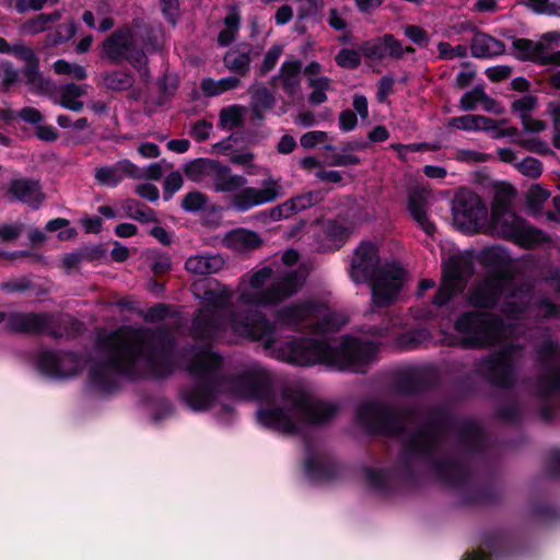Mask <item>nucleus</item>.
I'll return each mask as SVG.
<instances>
[{"label":"nucleus","instance_id":"c9c22d12","mask_svg":"<svg viewBox=\"0 0 560 560\" xmlns=\"http://www.w3.org/2000/svg\"><path fill=\"white\" fill-rule=\"evenodd\" d=\"M438 441V432L433 427H425L417 432L408 442V450L411 453H425L431 450Z\"/></svg>","mask_w":560,"mask_h":560},{"label":"nucleus","instance_id":"20e7f679","mask_svg":"<svg viewBox=\"0 0 560 560\" xmlns=\"http://www.w3.org/2000/svg\"><path fill=\"white\" fill-rule=\"evenodd\" d=\"M185 174L189 180L212 188L215 192H235L230 208L237 212H246L282 195L279 179L270 176L262 180L260 188L245 187L246 177L233 174L228 165L213 159H196L189 162Z\"/></svg>","mask_w":560,"mask_h":560},{"label":"nucleus","instance_id":"de8ad7c7","mask_svg":"<svg viewBox=\"0 0 560 560\" xmlns=\"http://www.w3.org/2000/svg\"><path fill=\"white\" fill-rule=\"evenodd\" d=\"M322 199L323 194L320 191H310L300 196H295L289 199V201L294 203L293 211L296 214L298 212L306 210L318 203Z\"/></svg>","mask_w":560,"mask_h":560},{"label":"nucleus","instance_id":"b1692460","mask_svg":"<svg viewBox=\"0 0 560 560\" xmlns=\"http://www.w3.org/2000/svg\"><path fill=\"white\" fill-rule=\"evenodd\" d=\"M9 192L16 200L35 209L38 208L44 200V195L38 182L25 178L12 180L9 186Z\"/></svg>","mask_w":560,"mask_h":560},{"label":"nucleus","instance_id":"4468645a","mask_svg":"<svg viewBox=\"0 0 560 560\" xmlns=\"http://www.w3.org/2000/svg\"><path fill=\"white\" fill-rule=\"evenodd\" d=\"M298 282H248L242 300L248 304L277 303L296 291Z\"/></svg>","mask_w":560,"mask_h":560},{"label":"nucleus","instance_id":"393cba45","mask_svg":"<svg viewBox=\"0 0 560 560\" xmlns=\"http://www.w3.org/2000/svg\"><path fill=\"white\" fill-rule=\"evenodd\" d=\"M223 244L234 252L246 253L260 247L262 238L255 231L240 228L226 233Z\"/></svg>","mask_w":560,"mask_h":560},{"label":"nucleus","instance_id":"f257e3e1","mask_svg":"<svg viewBox=\"0 0 560 560\" xmlns=\"http://www.w3.org/2000/svg\"><path fill=\"white\" fill-rule=\"evenodd\" d=\"M97 343L104 362L95 364L90 376L102 389L109 387L116 374L164 376L176 360L174 338L161 330L125 327L100 336Z\"/></svg>","mask_w":560,"mask_h":560},{"label":"nucleus","instance_id":"2f4dec72","mask_svg":"<svg viewBox=\"0 0 560 560\" xmlns=\"http://www.w3.org/2000/svg\"><path fill=\"white\" fill-rule=\"evenodd\" d=\"M9 328L18 331H37L39 330L45 320L40 315L27 313L10 314L7 318Z\"/></svg>","mask_w":560,"mask_h":560},{"label":"nucleus","instance_id":"49530a36","mask_svg":"<svg viewBox=\"0 0 560 560\" xmlns=\"http://www.w3.org/2000/svg\"><path fill=\"white\" fill-rule=\"evenodd\" d=\"M221 325L215 318H208L206 311H201L195 320V328L207 338L214 337Z\"/></svg>","mask_w":560,"mask_h":560},{"label":"nucleus","instance_id":"8fccbe9b","mask_svg":"<svg viewBox=\"0 0 560 560\" xmlns=\"http://www.w3.org/2000/svg\"><path fill=\"white\" fill-rule=\"evenodd\" d=\"M362 54L359 50L341 49L336 56V62L339 67L346 69H355L361 63Z\"/></svg>","mask_w":560,"mask_h":560},{"label":"nucleus","instance_id":"473e14b6","mask_svg":"<svg viewBox=\"0 0 560 560\" xmlns=\"http://www.w3.org/2000/svg\"><path fill=\"white\" fill-rule=\"evenodd\" d=\"M513 47L518 58L542 63L546 50L542 42L535 43L529 39L520 38L513 43Z\"/></svg>","mask_w":560,"mask_h":560},{"label":"nucleus","instance_id":"680f3d73","mask_svg":"<svg viewBox=\"0 0 560 560\" xmlns=\"http://www.w3.org/2000/svg\"><path fill=\"white\" fill-rule=\"evenodd\" d=\"M150 268L155 276H162L172 269L171 257L166 254H153L150 258Z\"/></svg>","mask_w":560,"mask_h":560},{"label":"nucleus","instance_id":"7c9ffc66","mask_svg":"<svg viewBox=\"0 0 560 560\" xmlns=\"http://www.w3.org/2000/svg\"><path fill=\"white\" fill-rule=\"evenodd\" d=\"M301 62L296 59H290L282 63L280 81L284 91L293 95L300 88Z\"/></svg>","mask_w":560,"mask_h":560},{"label":"nucleus","instance_id":"37998d69","mask_svg":"<svg viewBox=\"0 0 560 560\" xmlns=\"http://www.w3.org/2000/svg\"><path fill=\"white\" fill-rule=\"evenodd\" d=\"M249 62H250V59H249L248 52L243 51V50H238V49L230 50L224 56L225 66L230 70L238 72V73L246 72L249 67Z\"/></svg>","mask_w":560,"mask_h":560},{"label":"nucleus","instance_id":"79ce46f5","mask_svg":"<svg viewBox=\"0 0 560 560\" xmlns=\"http://www.w3.org/2000/svg\"><path fill=\"white\" fill-rule=\"evenodd\" d=\"M61 14L59 12H54L50 14H39L34 19L28 20L22 26V31L26 34H37L44 32L49 23H54L59 21Z\"/></svg>","mask_w":560,"mask_h":560},{"label":"nucleus","instance_id":"603ef678","mask_svg":"<svg viewBox=\"0 0 560 560\" xmlns=\"http://www.w3.org/2000/svg\"><path fill=\"white\" fill-rule=\"evenodd\" d=\"M515 167L520 173L532 178L540 176L542 172L540 161L532 156H527L521 162L515 163Z\"/></svg>","mask_w":560,"mask_h":560},{"label":"nucleus","instance_id":"a18cd8bd","mask_svg":"<svg viewBox=\"0 0 560 560\" xmlns=\"http://www.w3.org/2000/svg\"><path fill=\"white\" fill-rule=\"evenodd\" d=\"M54 70L58 74L69 75L77 80H83L88 75L84 67L70 63L63 59H59L54 63Z\"/></svg>","mask_w":560,"mask_h":560},{"label":"nucleus","instance_id":"a211bd4d","mask_svg":"<svg viewBox=\"0 0 560 560\" xmlns=\"http://www.w3.org/2000/svg\"><path fill=\"white\" fill-rule=\"evenodd\" d=\"M516 349L506 348L503 352H500L489 359L486 362L489 377L495 384L502 387H509L513 381V370H514V354L516 353Z\"/></svg>","mask_w":560,"mask_h":560},{"label":"nucleus","instance_id":"6e6552de","mask_svg":"<svg viewBox=\"0 0 560 560\" xmlns=\"http://www.w3.org/2000/svg\"><path fill=\"white\" fill-rule=\"evenodd\" d=\"M455 329L466 348H483L506 336V328L494 315L469 312L463 314L455 323Z\"/></svg>","mask_w":560,"mask_h":560},{"label":"nucleus","instance_id":"f03ea898","mask_svg":"<svg viewBox=\"0 0 560 560\" xmlns=\"http://www.w3.org/2000/svg\"><path fill=\"white\" fill-rule=\"evenodd\" d=\"M231 327L241 336L262 341L278 359L298 365L326 363L339 370L363 372L377 351L375 343L352 337H343L336 346L313 338L278 346L275 326L258 314L244 318L237 315L231 320Z\"/></svg>","mask_w":560,"mask_h":560},{"label":"nucleus","instance_id":"f8f14e48","mask_svg":"<svg viewBox=\"0 0 560 560\" xmlns=\"http://www.w3.org/2000/svg\"><path fill=\"white\" fill-rule=\"evenodd\" d=\"M281 319L287 324L294 325L310 320L312 322L311 325H316L314 331L320 335L340 329L348 322L345 314L334 312L326 305L311 303L284 310Z\"/></svg>","mask_w":560,"mask_h":560},{"label":"nucleus","instance_id":"4d7b16f0","mask_svg":"<svg viewBox=\"0 0 560 560\" xmlns=\"http://www.w3.org/2000/svg\"><path fill=\"white\" fill-rule=\"evenodd\" d=\"M486 98V93L482 88H475L466 92L460 98V106L465 110H474Z\"/></svg>","mask_w":560,"mask_h":560},{"label":"nucleus","instance_id":"f704fd0d","mask_svg":"<svg viewBox=\"0 0 560 560\" xmlns=\"http://www.w3.org/2000/svg\"><path fill=\"white\" fill-rule=\"evenodd\" d=\"M276 103L273 94L266 88L257 86L252 94V110L258 120L265 117Z\"/></svg>","mask_w":560,"mask_h":560},{"label":"nucleus","instance_id":"0eeeda50","mask_svg":"<svg viewBox=\"0 0 560 560\" xmlns=\"http://www.w3.org/2000/svg\"><path fill=\"white\" fill-rule=\"evenodd\" d=\"M349 276L352 280H405L408 271L396 259L382 261L378 245L362 241L350 257Z\"/></svg>","mask_w":560,"mask_h":560},{"label":"nucleus","instance_id":"774afa93","mask_svg":"<svg viewBox=\"0 0 560 560\" xmlns=\"http://www.w3.org/2000/svg\"><path fill=\"white\" fill-rule=\"evenodd\" d=\"M548 112L553 120V144L560 149V103H550Z\"/></svg>","mask_w":560,"mask_h":560},{"label":"nucleus","instance_id":"f3484780","mask_svg":"<svg viewBox=\"0 0 560 560\" xmlns=\"http://www.w3.org/2000/svg\"><path fill=\"white\" fill-rule=\"evenodd\" d=\"M481 261L502 277H514L520 269V259L513 258L501 245L485 247L480 253Z\"/></svg>","mask_w":560,"mask_h":560},{"label":"nucleus","instance_id":"69168bd1","mask_svg":"<svg viewBox=\"0 0 560 560\" xmlns=\"http://www.w3.org/2000/svg\"><path fill=\"white\" fill-rule=\"evenodd\" d=\"M24 230L23 223L12 222L0 224V241L11 242L18 238Z\"/></svg>","mask_w":560,"mask_h":560},{"label":"nucleus","instance_id":"5701e85b","mask_svg":"<svg viewBox=\"0 0 560 560\" xmlns=\"http://www.w3.org/2000/svg\"><path fill=\"white\" fill-rule=\"evenodd\" d=\"M357 418L368 429L381 431L386 429L392 411L381 404L369 401L359 407Z\"/></svg>","mask_w":560,"mask_h":560},{"label":"nucleus","instance_id":"338daca9","mask_svg":"<svg viewBox=\"0 0 560 560\" xmlns=\"http://www.w3.org/2000/svg\"><path fill=\"white\" fill-rule=\"evenodd\" d=\"M327 132L314 130L304 133L300 139V143L305 149H313L316 145L324 143L327 140Z\"/></svg>","mask_w":560,"mask_h":560},{"label":"nucleus","instance_id":"0e129e2a","mask_svg":"<svg viewBox=\"0 0 560 560\" xmlns=\"http://www.w3.org/2000/svg\"><path fill=\"white\" fill-rule=\"evenodd\" d=\"M526 4L536 13L560 15V5L549 0H526Z\"/></svg>","mask_w":560,"mask_h":560},{"label":"nucleus","instance_id":"6e6d98bb","mask_svg":"<svg viewBox=\"0 0 560 560\" xmlns=\"http://www.w3.org/2000/svg\"><path fill=\"white\" fill-rule=\"evenodd\" d=\"M454 159L458 162H465L470 164L483 163L490 160V155L485 152L470 150V149H457L454 152Z\"/></svg>","mask_w":560,"mask_h":560},{"label":"nucleus","instance_id":"1a4fd4ad","mask_svg":"<svg viewBox=\"0 0 560 560\" xmlns=\"http://www.w3.org/2000/svg\"><path fill=\"white\" fill-rule=\"evenodd\" d=\"M517 282H479L469 296L470 303L479 307L500 305L502 312L513 315L528 304L527 289Z\"/></svg>","mask_w":560,"mask_h":560},{"label":"nucleus","instance_id":"a878e982","mask_svg":"<svg viewBox=\"0 0 560 560\" xmlns=\"http://www.w3.org/2000/svg\"><path fill=\"white\" fill-rule=\"evenodd\" d=\"M225 267V259L219 254H205L190 256L185 268L192 275H211L217 273Z\"/></svg>","mask_w":560,"mask_h":560},{"label":"nucleus","instance_id":"6ab92c4d","mask_svg":"<svg viewBox=\"0 0 560 560\" xmlns=\"http://www.w3.org/2000/svg\"><path fill=\"white\" fill-rule=\"evenodd\" d=\"M429 195L430 191L424 188L410 191L408 196V210L423 232L429 236H433L436 229L429 215Z\"/></svg>","mask_w":560,"mask_h":560},{"label":"nucleus","instance_id":"bf43d9fd","mask_svg":"<svg viewBox=\"0 0 560 560\" xmlns=\"http://www.w3.org/2000/svg\"><path fill=\"white\" fill-rule=\"evenodd\" d=\"M383 37H384V44H386L385 45L386 57L400 58L406 52L411 54L415 51L412 47L404 48L401 43L399 40H397L396 38H394L392 35H385Z\"/></svg>","mask_w":560,"mask_h":560},{"label":"nucleus","instance_id":"e2e57ef3","mask_svg":"<svg viewBox=\"0 0 560 560\" xmlns=\"http://www.w3.org/2000/svg\"><path fill=\"white\" fill-rule=\"evenodd\" d=\"M404 34L413 44H416L420 47H425L429 45L430 37H429L428 33L420 26L407 25L404 27Z\"/></svg>","mask_w":560,"mask_h":560},{"label":"nucleus","instance_id":"aec40b11","mask_svg":"<svg viewBox=\"0 0 560 560\" xmlns=\"http://www.w3.org/2000/svg\"><path fill=\"white\" fill-rule=\"evenodd\" d=\"M451 127L466 130V131H492L493 138H501L515 133V129L509 128L505 130H498L497 121L481 115L467 114L464 116L452 117L448 121Z\"/></svg>","mask_w":560,"mask_h":560},{"label":"nucleus","instance_id":"bb28decb","mask_svg":"<svg viewBox=\"0 0 560 560\" xmlns=\"http://www.w3.org/2000/svg\"><path fill=\"white\" fill-rule=\"evenodd\" d=\"M88 84H62L57 89L55 103L66 109L81 112L84 104L80 98L88 93Z\"/></svg>","mask_w":560,"mask_h":560},{"label":"nucleus","instance_id":"3c124183","mask_svg":"<svg viewBox=\"0 0 560 560\" xmlns=\"http://www.w3.org/2000/svg\"><path fill=\"white\" fill-rule=\"evenodd\" d=\"M208 201L209 199L203 192L191 191L183 199L182 207L187 212H197L203 209Z\"/></svg>","mask_w":560,"mask_h":560},{"label":"nucleus","instance_id":"052dcab7","mask_svg":"<svg viewBox=\"0 0 560 560\" xmlns=\"http://www.w3.org/2000/svg\"><path fill=\"white\" fill-rule=\"evenodd\" d=\"M440 58L452 60L455 58H464L467 56V48L464 45L451 46L448 43L441 42L438 45Z\"/></svg>","mask_w":560,"mask_h":560},{"label":"nucleus","instance_id":"5fc2aeb1","mask_svg":"<svg viewBox=\"0 0 560 560\" xmlns=\"http://www.w3.org/2000/svg\"><path fill=\"white\" fill-rule=\"evenodd\" d=\"M462 284L463 282H442V285L434 298V303L439 306L447 303L453 295L463 290Z\"/></svg>","mask_w":560,"mask_h":560},{"label":"nucleus","instance_id":"cd10ccee","mask_svg":"<svg viewBox=\"0 0 560 560\" xmlns=\"http://www.w3.org/2000/svg\"><path fill=\"white\" fill-rule=\"evenodd\" d=\"M284 270H281L278 259H272L257 267L249 280H268L271 278H276V280H303L308 276V266L302 264L299 266V272H294L290 278L284 277Z\"/></svg>","mask_w":560,"mask_h":560},{"label":"nucleus","instance_id":"c85d7f7f","mask_svg":"<svg viewBox=\"0 0 560 560\" xmlns=\"http://www.w3.org/2000/svg\"><path fill=\"white\" fill-rule=\"evenodd\" d=\"M9 54H13L15 57L27 62L26 74L28 78V82L34 88L43 90L44 80L37 71V67L35 65V54L33 49L24 44H15L11 46V51Z\"/></svg>","mask_w":560,"mask_h":560},{"label":"nucleus","instance_id":"13d9d810","mask_svg":"<svg viewBox=\"0 0 560 560\" xmlns=\"http://www.w3.org/2000/svg\"><path fill=\"white\" fill-rule=\"evenodd\" d=\"M294 203L289 200L271 208L268 212H264L262 215L269 218L270 221H281L291 218L294 215L293 206Z\"/></svg>","mask_w":560,"mask_h":560},{"label":"nucleus","instance_id":"a19ab883","mask_svg":"<svg viewBox=\"0 0 560 560\" xmlns=\"http://www.w3.org/2000/svg\"><path fill=\"white\" fill-rule=\"evenodd\" d=\"M133 81L131 73L121 70L110 71L104 75L105 86L114 91L127 90L132 86Z\"/></svg>","mask_w":560,"mask_h":560},{"label":"nucleus","instance_id":"7ed1b4c3","mask_svg":"<svg viewBox=\"0 0 560 560\" xmlns=\"http://www.w3.org/2000/svg\"><path fill=\"white\" fill-rule=\"evenodd\" d=\"M222 358L205 349L198 351L187 365L196 384L185 393L190 408L203 410L220 402L226 407L225 399L261 400L269 395L272 375L258 362L243 365L236 373H222Z\"/></svg>","mask_w":560,"mask_h":560},{"label":"nucleus","instance_id":"c03bdc74","mask_svg":"<svg viewBox=\"0 0 560 560\" xmlns=\"http://www.w3.org/2000/svg\"><path fill=\"white\" fill-rule=\"evenodd\" d=\"M384 37L374 38L360 45V52L368 59L382 60L386 58Z\"/></svg>","mask_w":560,"mask_h":560},{"label":"nucleus","instance_id":"72a5a7b5","mask_svg":"<svg viewBox=\"0 0 560 560\" xmlns=\"http://www.w3.org/2000/svg\"><path fill=\"white\" fill-rule=\"evenodd\" d=\"M372 299L378 306H385L394 302L400 290V282H372Z\"/></svg>","mask_w":560,"mask_h":560},{"label":"nucleus","instance_id":"58836bf2","mask_svg":"<svg viewBox=\"0 0 560 560\" xmlns=\"http://www.w3.org/2000/svg\"><path fill=\"white\" fill-rule=\"evenodd\" d=\"M246 108L240 105H231L224 107L220 112V127L226 130H232L241 126Z\"/></svg>","mask_w":560,"mask_h":560},{"label":"nucleus","instance_id":"9d476101","mask_svg":"<svg viewBox=\"0 0 560 560\" xmlns=\"http://www.w3.org/2000/svg\"><path fill=\"white\" fill-rule=\"evenodd\" d=\"M102 49L104 56L112 62L127 60L138 69L141 77L144 79L149 77L145 54L131 28L122 27L115 31L103 42Z\"/></svg>","mask_w":560,"mask_h":560},{"label":"nucleus","instance_id":"2eb2a0df","mask_svg":"<svg viewBox=\"0 0 560 560\" xmlns=\"http://www.w3.org/2000/svg\"><path fill=\"white\" fill-rule=\"evenodd\" d=\"M43 372L55 378L74 376L80 371L81 360L73 353L44 352L39 359Z\"/></svg>","mask_w":560,"mask_h":560},{"label":"nucleus","instance_id":"9b49d317","mask_svg":"<svg viewBox=\"0 0 560 560\" xmlns=\"http://www.w3.org/2000/svg\"><path fill=\"white\" fill-rule=\"evenodd\" d=\"M488 209L474 192L462 189L452 202L454 225L465 233H485L488 228Z\"/></svg>","mask_w":560,"mask_h":560},{"label":"nucleus","instance_id":"4c0bfd02","mask_svg":"<svg viewBox=\"0 0 560 560\" xmlns=\"http://www.w3.org/2000/svg\"><path fill=\"white\" fill-rule=\"evenodd\" d=\"M206 282H194V293L202 298L209 306L219 307L228 303L229 295L222 289L219 291L206 290Z\"/></svg>","mask_w":560,"mask_h":560},{"label":"nucleus","instance_id":"09e8293b","mask_svg":"<svg viewBox=\"0 0 560 560\" xmlns=\"http://www.w3.org/2000/svg\"><path fill=\"white\" fill-rule=\"evenodd\" d=\"M47 232H56L59 231L58 238L61 241H68L75 237L77 232L74 229L69 228V221L63 218H57L50 220L46 224Z\"/></svg>","mask_w":560,"mask_h":560},{"label":"nucleus","instance_id":"4be33fe9","mask_svg":"<svg viewBox=\"0 0 560 560\" xmlns=\"http://www.w3.org/2000/svg\"><path fill=\"white\" fill-rule=\"evenodd\" d=\"M137 165L129 160H120L112 165H104L95 168V179L100 185L116 187L125 178L137 176Z\"/></svg>","mask_w":560,"mask_h":560},{"label":"nucleus","instance_id":"c756f323","mask_svg":"<svg viewBox=\"0 0 560 560\" xmlns=\"http://www.w3.org/2000/svg\"><path fill=\"white\" fill-rule=\"evenodd\" d=\"M503 51L504 45L487 34H476L472 39L471 54L476 58H490Z\"/></svg>","mask_w":560,"mask_h":560},{"label":"nucleus","instance_id":"39448f33","mask_svg":"<svg viewBox=\"0 0 560 560\" xmlns=\"http://www.w3.org/2000/svg\"><path fill=\"white\" fill-rule=\"evenodd\" d=\"M337 411L331 402L314 400L300 388L287 387L272 398L271 406L260 409L257 417L265 427L293 433L306 423L327 422Z\"/></svg>","mask_w":560,"mask_h":560},{"label":"nucleus","instance_id":"423d86ee","mask_svg":"<svg viewBox=\"0 0 560 560\" xmlns=\"http://www.w3.org/2000/svg\"><path fill=\"white\" fill-rule=\"evenodd\" d=\"M485 233H490L512 241L524 248H534L549 242V237L541 230L528 225L511 209L508 198L498 194L491 206V215L488 217V228Z\"/></svg>","mask_w":560,"mask_h":560},{"label":"nucleus","instance_id":"e433bc0d","mask_svg":"<svg viewBox=\"0 0 560 560\" xmlns=\"http://www.w3.org/2000/svg\"><path fill=\"white\" fill-rule=\"evenodd\" d=\"M308 86L312 89L308 96L312 105H320L326 102V92L332 89L331 80L328 77H311L308 79Z\"/></svg>","mask_w":560,"mask_h":560},{"label":"nucleus","instance_id":"ea45409f","mask_svg":"<svg viewBox=\"0 0 560 560\" xmlns=\"http://www.w3.org/2000/svg\"><path fill=\"white\" fill-rule=\"evenodd\" d=\"M240 30V15L236 11H231L224 19V26L220 31L218 42L221 46L230 45L236 37Z\"/></svg>","mask_w":560,"mask_h":560},{"label":"nucleus","instance_id":"412c9836","mask_svg":"<svg viewBox=\"0 0 560 560\" xmlns=\"http://www.w3.org/2000/svg\"><path fill=\"white\" fill-rule=\"evenodd\" d=\"M474 272V257L469 252L455 250L443 258L442 280H465Z\"/></svg>","mask_w":560,"mask_h":560},{"label":"nucleus","instance_id":"864d4df0","mask_svg":"<svg viewBox=\"0 0 560 560\" xmlns=\"http://www.w3.org/2000/svg\"><path fill=\"white\" fill-rule=\"evenodd\" d=\"M537 106V98L533 95H524L518 100H515L512 104V109L518 114L522 121L524 118H528L533 109Z\"/></svg>","mask_w":560,"mask_h":560},{"label":"nucleus","instance_id":"ddd939ff","mask_svg":"<svg viewBox=\"0 0 560 560\" xmlns=\"http://www.w3.org/2000/svg\"><path fill=\"white\" fill-rule=\"evenodd\" d=\"M539 359L546 364L539 377V390L544 396L560 394V342L545 340L538 349Z\"/></svg>","mask_w":560,"mask_h":560},{"label":"nucleus","instance_id":"dca6fc26","mask_svg":"<svg viewBox=\"0 0 560 560\" xmlns=\"http://www.w3.org/2000/svg\"><path fill=\"white\" fill-rule=\"evenodd\" d=\"M315 245L319 250L329 252L340 248L347 237L348 229L338 221H317L312 226Z\"/></svg>","mask_w":560,"mask_h":560}]
</instances>
